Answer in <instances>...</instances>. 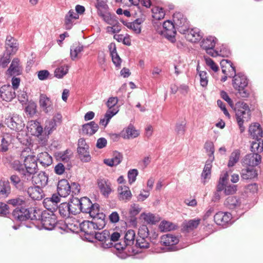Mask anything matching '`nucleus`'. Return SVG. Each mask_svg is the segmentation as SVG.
I'll return each instance as SVG.
<instances>
[{"instance_id":"nucleus-1","label":"nucleus","mask_w":263,"mask_h":263,"mask_svg":"<svg viewBox=\"0 0 263 263\" xmlns=\"http://www.w3.org/2000/svg\"><path fill=\"white\" fill-rule=\"evenodd\" d=\"M28 201L27 198L23 195H18L7 201V204L16 207L12 213L14 220L23 222L29 219H36L37 210L34 208H26Z\"/></svg>"},{"instance_id":"nucleus-2","label":"nucleus","mask_w":263,"mask_h":263,"mask_svg":"<svg viewBox=\"0 0 263 263\" xmlns=\"http://www.w3.org/2000/svg\"><path fill=\"white\" fill-rule=\"evenodd\" d=\"M226 63L229 64L232 72L234 73V76L231 74L229 77L233 78L232 85L234 88L238 91V93L240 97L245 98H248L250 91L248 89V79L246 76L242 72L236 73L235 67L233 65L232 62L229 60L223 59L220 62V66L222 69V72L223 74H227L226 69H224V64Z\"/></svg>"},{"instance_id":"nucleus-3","label":"nucleus","mask_w":263,"mask_h":263,"mask_svg":"<svg viewBox=\"0 0 263 263\" xmlns=\"http://www.w3.org/2000/svg\"><path fill=\"white\" fill-rule=\"evenodd\" d=\"M237 123L240 130L243 133L245 130L243 123L251 119V112L248 105L242 101L236 102L234 107Z\"/></svg>"},{"instance_id":"nucleus-4","label":"nucleus","mask_w":263,"mask_h":263,"mask_svg":"<svg viewBox=\"0 0 263 263\" xmlns=\"http://www.w3.org/2000/svg\"><path fill=\"white\" fill-rule=\"evenodd\" d=\"M54 211L48 210L43 211L41 213L40 211H37L36 215V219L30 220L33 225L36 226L40 221L43 229L47 230H52L57 224V217L54 214Z\"/></svg>"},{"instance_id":"nucleus-5","label":"nucleus","mask_w":263,"mask_h":263,"mask_svg":"<svg viewBox=\"0 0 263 263\" xmlns=\"http://www.w3.org/2000/svg\"><path fill=\"white\" fill-rule=\"evenodd\" d=\"M72 224H70L68 227V229L74 233H78L79 231L84 232L86 238L90 242L92 241L90 239L96 232V230H98L92 221L84 220L82 222L79 223V226H77L76 229H72Z\"/></svg>"},{"instance_id":"nucleus-6","label":"nucleus","mask_w":263,"mask_h":263,"mask_svg":"<svg viewBox=\"0 0 263 263\" xmlns=\"http://www.w3.org/2000/svg\"><path fill=\"white\" fill-rule=\"evenodd\" d=\"M141 209L139 208L138 204L134 203L131 205L129 212L127 211H122L121 216L125 224H128L133 227L136 228L137 226V218L136 216L140 213Z\"/></svg>"},{"instance_id":"nucleus-7","label":"nucleus","mask_w":263,"mask_h":263,"mask_svg":"<svg viewBox=\"0 0 263 263\" xmlns=\"http://www.w3.org/2000/svg\"><path fill=\"white\" fill-rule=\"evenodd\" d=\"M24 164L25 167V173L28 176V181H30L33 178V175L36 174L38 171L35 157L28 155L24 159Z\"/></svg>"},{"instance_id":"nucleus-8","label":"nucleus","mask_w":263,"mask_h":263,"mask_svg":"<svg viewBox=\"0 0 263 263\" xmlns=\"http://www.w3.org/2000/svg\"><path fill=\"white\" fill-rule=\"evenodd\" d=\"M5 123L9 128L16 132L22 130L25 126L22 117L17 115H9L6 118Z\"/></svg>"},{"instance_id":"nucleus-9","label":"nucleus","mask_w":263,"mask_h":263,"mask_svg":"<svg viewBox=\"0 0 263 263\" xmlns=\"http://www.w3.org/2000/svg\"><path fill=\"white\" fill-rule=\"evenodd\" d=\"M80 205V213H88L90 215H93L95 212L98 211L100 205L97 203H92L91 201L87 197L81 198ZM97 213H96V214Z\"/></svg>"},{"instance_id":"nucleus-10","label":"nucleus","mask_w":263,"mask_h":263,"mask_svg":"<svg viewBox=\"0 0 263 263\" xmlns=\"http://www.w3.org/2000/svg\"><path fill=\"white\" fill-rule=\"evenodd\" d=\"M173 23L176 26L178 31L180 33L186 34L189 31V22L182 13L180 12L174 13L173 15Z\"/></svg>"},{"instance_id":"nucleus-11","label":"nucleus","mask_w":263,"mask_h":263,"mask_svg":"<svg viewBox=\"0 0 263 263\" xmlns=\"http://www.w3.org/2000/svg\"><path fill=\"white\" fill-rule=\"evenodd\" d=\"M175 26L170 21H165L162 25L163 29L161 31V34L172 43L176 42V31Z\"/></svg>"},{"instance_id":"nucleus-12","label":"nucleus","mask_w":263,"mask_h":263,"mask_svg":"<svg viewBox=\"0 0 263 263\" xmlns=\"http://www.w3.org/2000/svg\"><path fill=\"white\" fill-rule=\"evenodd\" d=\"M261 157L257 153L247 154L242 160V165L247 167H254L261 162Z\"/></svg>"},{"instance_id":"nucleus-13","label":"nucleus","mask_w":263,"mask_h":263,"mask_svg":"<svg viewBox=\"0 0 263 263\" xmlns=\"http://www.w3.org/2000/svg\"><path fill=\"white\" fill-rule=\"evenodd\" d=\"M97 183L102 195L108 197L112 191L110 181L107 179L99 178L97 179Z\"/></svg>"},{"instance_id":"nucleus-14","label":"nucleus","mask_w":263,"mask_h":263,"mask_svg":"<svg viewBox=\"0 0 263 263\" xmlns=\"http://www.w3.org/2000/svg\"><path fill=\"white\" fill-rule=\"evenodd\" d=\"M39 103L41 108L45 113L50 114L53 112L52 102L46 95L41 93L40 95Z\"/></svg>"},{"instance_id":"nucleus-15","label":"nucleus","mask_w":263,"mask_h":263,"mask_svg":"<svg viewBox=\"0 0 263 263\" xmlns=\"http://www.w3.org/2000/svg\"><path fill=\"white\" fill-rule=\"evenodd\" d=\"M60 196L57 194H52L51 197L44 199V206L48 211H55L58 210V203L60 201Z\"/></svg>"},{"instance_id":"nucleus-16","label":"nucleus","mask_w":263,"mask_h":263,"mask_svg":"<svg viewBox=\"0 0 263 263\" xmlns=\"http://www.w3.org/2000/svg\"><path fill=\"white\" fill-rule=\"evenodd\" d=\"M16 97L15 90L10 85H4L0 88V97L3 100L10 102Z\"/></svg>"},{"instance_id":"nucleus-17","label":"nucleus","mask_w":263,"mask_h":263,"mask_svg":"<svg viewBox=\"0 0 263 263\" xmlns=\"http://www.w3.org/2000/svg\"><path fill=\"white\" fill-rule=\"evenodd\" d=\"M27 131L31 135L39 137L42 136L43 128L39 122L36 120L28 121L27 125Z\"/></svg>"},{"instance_id":"nucleus-18","label":"nucleus","mask_w":263,"mask_h":263,"mask_svg":"<svg viewBox=\"0 0 263 263\" xmlns=\"http://www.w3.org/2000/svg\"><path fill=\"white\" fill-rule=\"evenodd\" d=\"M232 214L228 212H218L214 216V220L217 225L225 226L231 221Z\"/></svg>"},{"instance_id":"nucleus-19","label":"nucleus","mask_w":263,"mask_h":263,"mask_svg":"<svg viewBox=\"0 0 263 263\" xmlns=\"http://www.w3.org/2000/svg\"><path fill=\"white\" fill-rule=\"evenodd\" d=\"M58 194L61 197H66L70 193V184L65 179L59 181L57 185Z\"/></svg>"},{"instance_id":"nucleus-20","label":"nucleus","mask_w":263,"mask_h":263,"mask_svg":"<svg viewBox=\"0 0 263 263\" xmlns=\"http://www.w3.org/2000/svg\"><path fill=\"white\" fill-rule=\"evenodd\" d=\"M28 196L34 200H40L44 196L42 189L39 185L30 186L26 187V190Z\"/></svg>"},{"instance_id":"nucleus-21","label":"nucleus","mask_w":263,"mask_h":263,"mask_svg":"<svg viewBox=\"0 0 263 263\" xmlns=\"http://www.w3.org/2000/svg\"><path fill=\"white\" fill-rule=\"evenodd\" d=\"M93 215H90L92 218V222L95 224L97 229L100 230L103 229L106 223L105 221L106 215L103 213H100V209Z\"/></svg>"},{"instance_id":"nucleus-22","label":"nucleus","mask_w":263,"mask_h":263,"mask_svg":"<svg viewBox=\"0 0 263 263\" xmlns=\"http://www.w3.org/2000/svg\"><path fill=\"white\" fill-rule=\"evenodd\" d=\"M123 158V155L121 153L115 151L112 153V158L110 159H105L103 160V162L107 166L110 167L116 166L121 163Z\"/></svg>"},{"instance_id":"nucleus-23","label":"nucleus","mask_w":263,"mask_h":263,"mask_svg":"<svg viewBox=\"0 0 263 263\" xmlns=\"http://www.w3.org/2000/svg\"><path fill=\"white\" fill-rule=\"evenodd\" d=\"M98 124L93 121L82 125L81 133L83 135L92 136L98 130Z\"/></svg>"},{"instance_id":"nucleus-24","label":"nucleus","mask_w":263,"mask_h":263,"mask_svg":"<svg viewBox=\"0 0 263 263\" xmlns=\"http://www.w3.org/2000/svg\"><path fill=\"white\" fill-rule=\"evenodd\" d=\"M10 180L13 186L18 191L24 192L26 190V186L25 185V182L28 181L21 179L20 177L16 175H12L10 177Z\"/></svg>"},{"instance_id":"nucleus-25","label":"nucleus","mask_w":263,"mask_h":263,"mask_svg":"<svg viewBox=\"0 0 263 263\" xmlns=\"http://www.w3.org/2000/svg\"><path fill=\"white\" fill-rule=\"evenodd\" d=\"M250 135L255 140H258L262 137L263 131L260 125L257 122L251 124L249 128Z\"/></svg>"},{"instance_id":"nucleus-26","label":"nucleus","mask_w":263,"mask_h":263,"mask_svg":"<svg viewBox=\"0 0 263 263\" xmlns=\"http://www.w3.org/2000/svg\"><path fill=\"white\" fill-rule=\"evenodd\" d=\"M241 178L243 180H252L257 178L258 173L254 167H247L241 170Z\"/></svg>"},{"instance_id":"nucleus-27","label":"nucleus","mask_w":263,"mask_h":263,"mask_svg":"<svg viewBox=\"0 0 263 263\" xmlns=\"http://www.w3.org/2000/svg\"><path fill=\"white\" fill-rule=\"evenodd\" d=\"M228 173L227 172H226L223 175L219 178L218 183L217 185V190L214 193V199H213V200L216 201L220 199V196L219 193L223 190L225 182L228 180Z\"/></svg>"},{"instance_id":"nucleus-28","label":"nucleus","mask_w":263,"mask_h":263,"mask_svg":"<svg viewBox=\"0 0 263 263\" xmlns=\"http://www.w3.org/2000/svg\"><path fill=\"white\" fill-rule=\"evenodd\" d=\"M179 238L172 234H167L161 237V242L165 246H172L179 242Z\"/></svg>"},{"instance_id":"nucleus-29","label":"nucleus","mask_w":263,"mask_h":263,"mask_svg":"<svg viewBox=\"0 0 263 263\" xmlns=\"http://www.w3.org/2000/svg\"><path fill=\"white\" fill-rule=\"evenodd\" d=\"M78 18H79V15L74 12L73 10H70L65 17L64 25L65 29L70 30L73 26L74 20Z\"/></svg>"},{"instance_id":"nucleus-30","label":"nucleus","mask_w":263,"mask_h":263,"mask_svg":"<svg viewBox=\"0 0 263 263\" xmlns=\"http://www.w3.org/2000/svg\"><path fill=\"white\" fill-rule=\"evenodd\" d=\"M224 204L230 210L240 209L241 208L240 199L235 196L228 197L224 202Z\"/></svg>"},{"instance_id":"nucleus-31","label":"nucleus","mask_w":263,"mask_h":263,"mask_svg":"<svg viewBox=\"0 0 263 263\" xmlns=\"http://www.w3.org/2000/svg\"><path fill=\"white\" fill-rule=\"evenodd\" d=\"M139 135L138 131L135 129V128L132 124H130L127 127L121 131V136L124 139H129L136 138Z\"/></svg>"},{"instance_id":"nucleus-32","label":"nucleus","mask_w":263,"mask_h":263,"mask_svg":"<svg viewBox=\"0 0 263 263\" xmlns=\"http://www.w3.org/2000/svg\"><path fill=\"white\" fill-rule=\"evenodd\" d=\"M71 197L69 199V207L71 209V213L72 215H76L80 213V205L81 198L79 199L78 197H74V195H71Z\"/></svg>"},{"instance_id":"nucleus-33","label":"nucleus","mask_w":263,"mask_h":263,"mask_svg":"<svg viewBox=\"0 0 263 263\" xmlns=\"http://www.w3.org/2000/svg\"><path fill=\"white\" fill-rule=\"evenodd\" d=\"M36 159L44 167L50 165L52 163V157L46 152L40 153Z\"/></svg>"},{"instance_id":"nucleus-34","label":"nucleus","mask_w":263,"mask_h":263,"mask_svg":"<svg viewBox=\"0 0 263 263\" xmlns=\"http://www.w3.org/2000/svg\"><path fill=\"white\" fill-rule=\"evenodd\" d=\"M218 40L214 36H209L204 39L201 42V47L202 49H214Z\"/></svg>"},{"instance_id":"nucleus-35","label":"nucleus","mask_w":263,"mask_h":263,"mask_svg":"<svg viewBox=\"0 0 263 263\" xmlns=\"http://www.w3.org/2000/svg\"><path fill=\"white\" fill-rule=\"evenodd\" d=\"M12 167L14 170L19 173L23 180L28 181V176L25 173L24 163L22 164L19 160H14L12 163Z\"/></svg>"},{"instance_id":"nucleus-36","label":"nucleus","mask_w":263,"mask_h":263,"mask_svg":"<svg viewBox=\"0 0 263 263\" xmlns=\"http://www.w3.org/2000/svg\"><path fill=\"white\" fill-rule=\"evenodd\" d=\"M186 39L193 43H196L199 41L202 37L200 31L197 28L192 29L185 34Z\"/></svg>"},{"instance_id":"nucleus-37","label":"nucleus","mask_w":263,"mask_h":263,"mask_svg":"<svg viewBox=\"0 0 263 263\" xmlns=\"http://www.w3.org/2000/svg\"><path fill=\"white\" fill-rule=\"evenodd\" d=\"M95 238L100 242V247L106 249L104 246V243H107L109 239V231L104 230L102 232H96L91 239Z\"/></svg>"},{"instance_id":"nucleus-38","label":"nucleus","mask_w":263,"mask_h":263,"mask_svg":"<svg viewBox=\"0 0 263 263\" xmlns=\"http://www.w3.org/2000/svg\"><path fill=\"white\" fill-rule=\"evenodd\" d=\"M57 126V123H55L54 121L49 120L46 122L44 130L43 131L45 136L43 139H41L42 141H44L43 143L47 141L48 136L56 129Z\"/></svg>"},{"instance_id":"nucleus-39","label":"nucleus","mask_w":263,"mask_h":263,"mask_svg":"<svg viewBox=\"0 0 263 263\" xmlns=\"http://www.w3.org/2000/svg\"><path fill=\"white\" fill-rule=\"evenodd\" d=\"M119 198L120 200L129 201L132 197L129 188L127 186H121L118 188Z\"/></svg>"},{"instance_id":"nucleus-40","label":"nucleus","mask_w":263,"mask_h":263,"mask_svg":"<svg viewBox=\"0 0 263 263\" xmlns=\"http://www.w3.org/2000/svg\"><path fill=\"white\" fill-rule=\"evenodd\" d=\"M77 152L80 156V159L83 162H89L91 161V156L89 152V146L86 147H78Z\"/></svg>"},{"instance_id":"nucleus-41","label":"nucleus","mask_w":263,"mask_h":263,"mask_svg":"<svg viewBox=\"0 0 263 263\" xmlns=\"http://www.w3.org/2000/svg\"><path fill=\"white\" fill-rule=\"evenodd\" d=\"M11 193V186L9 181L0 182V199L6 198Z\"/></svg>"},{"instance_id":"nucleus-42","label":"nucleus","mask_w":263,"mask_h":263,"mask_svg":"<svg viewBox=\"0 0 263 263\" xmlns=\"http://www.w3.org/2000/svg\"><path fill=\"white\" fill-rule=\"evenodd\" d=\"M18 59H13L10 67L8 69L9 73L11 76H20L22 73L21 68L18 65Z\"/></svg>"},{"instance_id":"nucleus-43","label":"nucleus","mask_w":263,"mask_h":263,"mask_svg":"<svg viewBox=\"0 0 263 263\" xmlns=\"http://www.w3.org/2000/svg\"><path fill=\"white\" fill-rule=\"evenodd\" d=\"M33 178L35 184L45 186L47 184L48 176L45 172L41 171L36 176H33Z\"/></svg>"},{"instance_id":"nucleus-44","label":"nucleus","mask_w":263,"mask_h":263,"mask_svg":"<svg viewBox=\"0 0 263 263\" xmlns=\"http://www.w3.org/2000/svg\"><path fill=\"white\" fill-rule=\"evenodd\" d=\"M98 14L102 18L104 22L108 24L112 25L116 22L115 14H111L108 11V9L99 12Z\"/></svg>"},{"instance_id":"nucleus-45","label":"nucleus","mask_w":263,"mask_h":263,"mask_svg":"<svg viewBox=\"0 0 263 263\" xmlns=\"http://www.w3.org/2000/svg\"><path fill=\"white\" fill-rule=\"evenodd\" d=\"M58 210L60 215L64 218L69 217L71 214L69 203L66 202H63L58 206Z\"/></svg>"},{"instance_id":"nucleus-46","label":"nucleus","mask_w":263,"mask_h":263,"mask_svg":"<svg viewBox=\"0 0 263 263\" xmlns=\"http://www.w3.org/2000/svg\"><path fill=\"white\" fill-rule=\"evenodd\" d=\"M214 159H208L204 165L203 171L201 173V177L204 179L210 178L211 174V168L212 167V163Z\"/></svg>"},{"instance_id":"nucleus-47","label":"nucleus","mask_w":263,"mask_h":263,"mask_svg":"<svg viewBox=\"0 0 263 263\" xmlns=\"http://www.w3.org/2000/svg\"><path fill=\"white\" fill-rule=\"evenodd\" d=\"M200 222V219H193L184 222V229L187 231H192L196 229Z\"/></svg>"},{"instance_id":"nucleus-48","label":"nucleus","mask_w":263,"mask_h":263,"mask_svg":"<svg viewBox=\"0 0 263 263\" xmlns=\"http://www.w3.org/2000/svg\"><path fill=\"white\" fill-rule=\"evenodd\" d=\"M251 150L252 153H261L263 151V140L260 138L253 141L251 145Z\"/></svg>"},{"instance_id":"nucleus-49","label":"nucleus","mask_w":263,"mask_h":263,"mask_svg":"<svg viewBox=\"0 0 263 263\" xmlns=\"http://www.w3.org/2000/svg\"><path fill=\"white\" fill-rule=\"evenodd\" d=\"M135 238V232L133 230H128L126 231L124 236V242L126 245L129 247L133 246L134 243Z\"/></svg>"},{"instance_id":"nucleus-50","label":"nucleus","mask_w":263,"mask_h":263,"mask_svg":"<svg viewBox=\"0 0 263 263\" xmlns=\"http://www.w3.org/2000/svg\"><path fill=\"white\" fill-rule=\"evenodd\" d=\"M152 12L153 18L157 20L163 18L165 14L164 9L162 7L157 6H153L152 8Z\"/></svg>"},{"instance_id":"nucleus-51","label":"nucleus","mask_w":263,"mask_h":263,"mask_svg":"<svg viewBox=\"0 0 263 263\" xmlns=\"http://www.w3.org/2000/svg\"><path fill=\"white\" fill-rule=\"evenodd\" d=\"M120 237L119 232H114L111 235L109 233V239L107 243H104L105 248H110L113 247V242L118 241Z\"/></svg>"},{"instance_id":"nucleus-52","label":"nucleus","mask_w":263,"mask_h":263,"mask_svg":"<svg viewBox=\"0 0 263 263\" xmlns=\"http://www.w3.org/2000/svg\"><path fill=\"white\" fill-rule=\"evenodd\" d=\"M176 227L173 223L163 220L161 222L159 228L161 232H166L175 230Z\"/></svg>"},{"instance_id":"nucleus-53","label":"nucleus","mask_w":263,"mask_h":263,"mask_svg":"<svg viewBox=\"0 0 263 263\" xmlns=\"http://www.w3.org/2000/svg\"><path fill=\"white\" fill-rule=\"evenodd\" d=\"M204 148L208 153L209 159H215L214 156L215 148L213 143L211 141H206L204 144Z\"/></svg>"},{"instance_id":"nucleus-54","label":"nucleus","mask_w":263,"mask_h":263,"mask_svg":"<svg viewBox=\"0 0 263 263\" xmlns=\"http://www.w3.org/2000/svg\"><path fill=\"white\" fill-rule=\"evenodd\" d=\"M6 48H10L12 49H17L18 48V43L17 41L11 35H8L6 40Z\"/></svg>"},{"instance_id":"nucleus-55","label":"nucleus","mask_w":263,"mask_h":263,"mask_svg":"<svg viewBox=\"0 0 263 263\" xmlns=\"http://www.w3.org/2000/svg\"><path fill=\"white\" fill-rule=\"evenodd\" d=\"M95 6L97 9L98 13L108 9V5H107V0H96Z\"/></svg>"},{"instance_id":"nucleus-56","label":"nucleus","mask_w":263,"mask_h":263,"mask_svg":"<svg viewBox=\"0 0 263 263\" xmlns=\"http://www.w3.org/2000/svg\"><path fill=\"white\" fill-rule=\"evenodd\" d=\"M240 157V152L239 151L233 152L229 158L228 166L229 167L233 166L239 160Z\"/></svg>"},{"instance_id":"nucleus-57","label":"nucleus","mask_w":263,"mask_h":263,"mask_svg":"<svg viewBox=\"0 0 263 263\" xmlns=\"http://www.w3.org/2000/svg\"><path fill=\"white\" fill-rule=\"evenodd\" d=\"M199 65L197 67V71L199 73L200 77V83L201 86L202 87H206L208 83V80L207 77V72L205 71H200L199 70Z\"/></svg>"},{"instance_id":"nucleus-58","label":"nucleus","mask_w":263,"mask_h":263,"mask_svg":"<svg viewBox=\"0 0 263 263\" xmlns=\"http://www.w3.org/2000/svg\"><path fill=\"white\" fill-rule=\"evenodd\" d=\"M138 20H136L134 22L129 23H127L125 26L133 30L136 33H140L141 32V26L140 23L138 22Z\"/></svg>"},{"instance_id":"nucleus-59","label":"nucleus","mask_w":263,"mask_h":263,"mask_svg":"<svg viewBox=\"0 0 263 263\" xmlns=\"http://www.w3.org/2000/svg\"><path fill=\"white\" fill-rule=\"evenodd\" d=\"M228 179L225 182L224 186V193L227 195H232L237 191V185L234 184H227Z\"/></svg>"},{"instance_id":"nucleus-60","label":"nucleus","mask_w":263,"mask_h":263,"mask_svg":"<svg viewBox=\"0 0 263 263\" xmlns=\"http://www.w3.org/2000/svg\"><path fill=\"white\" fill-rule=\"evenodd\" d=\"M128 245L125 244L124 241L122 243L120 242L119 243H116L114 245H113V247L117 250L118 252L120 251H123V250H127L128 252H130V249H131V252L133 253H136L135 250L133 248V247L126 248L128 247Z\"/></svg>"},{"instance_id":"nucleus-61","label":"nucleus","mask_w":263,"mask_h":263,"mask_svg":"<svg viewBox=\"0 0 263 263\" xmlns=\"http://www.w3.org/2000/svg\"><path fill=\"white\" fill-rule=\"evenodd\" d=\"M148 237H138L136 239V246L141 249H146L149 248V243L146 239Z\"/></svg>"},{"instance_id":"nucleus-62","label":"nucleus","mask_w":263,"mask_h":263,"mask_svg":"<svg viewBox=\"0 0 263 263\" xmlns=\"http://www.w3.org/2000/svg\"><path fill=\"white\" fill-rule=\"evenodd\" d=\"M117 50H109L110 55L111 57L112 61L116 67H119L121 63V59L120 58Z\"/></svg>"},{"instance_id":"nucleus-63","label":"nucleus","mask_w":263,"mask_h":263,"mask_svg":"<svg viewBox=\"0 0 263 263\" xmlns=\"http://www.w3.org/2000/svg\"><path fill=\"white\" fill-rule=\"evenodd\" d=\"M68 71V68L67 66H61L57 68L54 71V76L57 78L61 79L67 73Z\"/></svg>"},{"instance_id":"nucleus-64","label":"nucleus","mask_w":263,"mask_h":263,"mask_svg":"<svg viewBox=\"0 0 263 263\" xmlns=\"http://www.w3.org/2000/svg\"><path fill=\"white\" fill-rule=\"evenodd\" d=\"M186 122L183 121L180 123H177L176 125L175 132L178 135L182 136L184 134L186 130Z\"/></svg>"}]
</instances>
